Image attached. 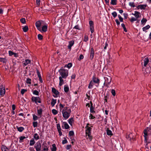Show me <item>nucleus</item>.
Listing matches in <instances>:
<instances>
[{
	"label": "nucleus",
	"instance_id": "obj_33",
	"mask_svg": "<svg viewBox=\"0 0 151 151\" xmlns=\"http://www.w3.org/2000/svg\"><path fill=\"white\" fill-rule=\"evenodd\" d=\"M17 129L18 131L20 132H21L24 129V127H17Z\"/></svg>",
	"mask_w": 151,
	"mask_h": 151
},
{
	"label": "nucleus",
	"instance_id": "obj_18",
	"mask_svg": "<svg viewBox=\"0 0 151 151\" xmlns=\"http://www.w3.org/2000/svg\"><path fill=\"white\" fill-rule=\"evenodd\" d=\"M23 64L24 65L26 66L28 64L31 63V61L28 59H26L23 62Z\"/></svg>",
	"mask_w": 151,
	"mask_h": 151
},
{
	"label": "nucleus",
	"instance_id": "obj_43",
	"mask_svg": "<svg viewBox=\"0 0 151 151\" xmlns=\"http://www.w3.org/2000/svg\"><path fill=\"white\" fill-rule=\"evenodd\" d=\"M147 20L145 18H143L141 21V23L142 24H144L147 22Z\"/></svg>",
	"mask_w": 151,
	"mask_h": 151
},
{
	"label": "nucleus",
	"instance_id": "obj_20",
	"mask_svg": "<svg viewBox=\"0 0 151 151\" xmlns=\"http://www.w3.org/2000/svg\"><path fill=\"white\" fill-rule=\"evenodd\" d=\"M149 61V59L147 58H145L144 60V66L145 67H146V65L147 64Z\"/></svg>",
	"mask_w": 151,
	"mask_h": 151
},
{
	"label": "nucleus",
	"instance_id": "obj_32",
	"mask_svg": "<svg viewBox=\"0 0 151 151\" xmlns=\"http://www.w3.org/2000/svg\"><path fill=\"white\" fill-rule=\"evenodd\" d=\"M0 61L4 63H6L7 61V60L5 58H0Z\"/></svg>",
	"mask_w": 151,
	"mask_h": 151
},
{
	"label": "nucleus",
	"instance_id": "obj_15",
	"mask_svg": "<svg viewBox=\"0 0 151 151\" xmlns=\"http://www.w3.org/2000/svg\"><path fill=\"white\" fill-rule=\"evenodd\" d=\"M94 51L93 49V48H92L91 49V52H90V58L92 60V59L94 57Z\"/></svg>",
	"mask_w": 151,
	"mask_h": 151
},
{
	"label": "nucleus",
	"instance_id": "obj_39",
	"mask_svg": "<svg viewBox=\"0 0 151 151\" xmlns=\"http://www.w3.org/2000/svg\"><path fill=\"white\" fill-rule=\"evenodd\" d=\"M39 92L40 91H38L36 90H34L33 92V93L34 95L38 96L39 95Z\"/></svg>",
	"mask_w": 151,
	"mask_h": 151
},
{
	"label": "nucleus",
	"instance_id": "obj_37",
	"mask_svg": "<svg viewBox=\"0 0 151 151\" xmlns=\"http://www.w3.org/2000/svg\"><path fill=\"white\" fill-rule=\"evenodd\" d=\"M35 142L34 140L31 139L30 141L29 145L30 146H32L35 144Z\"/></svg>",
	"mask_w": 151,
	"mask_h": 151
},
{
	"label": "nucleus",
	"instance_id": "obj_4",
	"mask_svg": "<svg viewBox=\"0 0 151 151\" xmlns=\"http://www.w3.org/2000/svg\"><path fill=\"white\" fill-rule=\"evenodd\" d=\"M104 79L105 80L104 83H106V86L108 87L111 81V78L109 76H107L104 77Z\"/></svg>",
	"mask_w": 151,
	"mask_h": 151
},
{
	"label": "nucleus",
	"instance_id": "obj_10",
	"mask_svg": "<svg viewBox=\"0 0 151 151\" xmlns=\"http://www.w3.org/2000/svg\"><path fill=\"white\" fill-rule=\"evenodd\" d=\"M62 127L63 128L67 129L69 128V126L67 123L66 122H63V123Z\"/></svg>",
	"mask_w": 151,
	"mask_h": 151
},
{
	"label": "nucleus",
	"instance_id": "obj_28",
	"mask_svg": "<svg viewBox=\"0 0 151 151\" xmlns=\"http://www.w3.org/2000/svg\"><path fill=\"white\" fill-rule=\"evenodd\" d=\"M1 149L2 151H8V149L7 147L4 145H2V146Z\"/></svg>",
	"mask_w": 151,
	"mask_h": 151
},
{
	"label": "nucleus",
	"instance_id": "obj_27",
	"mask_svg": "<svg viewBox=\"0 0 151 151\" xmlns=\"http://www.w3.org/2000/svg\"><path fill=\"white\" fill-rule=\"evenodd\" d=\"M150 68H147L145 70L144 73L145 74H149V73H150Z\"/></svg>",
	"mask_w": 151,
	"mask_h": 151
},
{
	"label": "nucleus",
	"instance_id": "obj_54",
	"mask_svg": "<svg viewBox=\"0 0 151 151\" xmlns=\"http://www.w3.org/2000/svg\"><path fill=\"white\" fill-rule=\"evenodd\" d=\"M37 37L38 39L40 40H41L42 39V36L40 34H38Z\"/></svg>",
	"mask_w": 151,
	"mask_h": 151
},
{
	"label": "nucleus",
	"instance_id": "obj_34",
	"mask_svg": "<svg viewBox=\"0 0 151 151\" xmlns=\"http://www.w3.org/2000/svg\"><path fill=\"white\" fill-rule=\"evenodd\" d=\"M106 133L108 135H109V136H111L112 135V132L111 130L107 129L106 131Z\"/></svg>",
	"mask_w": 151,
	"mask_h": 151
},
{
	"label": "nucleus",
	"instance_id": "obj_60",
	"mask_svg": "<svg viewBox=\"0 0 151 151\" xmlns=\"http://www.w3.org/2000/svg\"><path fill=\"white\" fill-rule=\"evenodd\" d=\"M31 79L29 78H27L26 81V82L27 83L30 84L31 83Z\"/></svg>",
	"mask_w": 151,
	"mask_h": 151
},
{
	"label": "nucleus",
	"instance_id": "obj_63",
	"mask_svg": "<svg viewBox=\"0 0 151 151\" xmlns=\"http://www.w3.org/2000/svg\"><path fill=\"white\" fill-rule=\"evenodd\" d=\"M67 142V140L65 139L62 141V143L63 144L66 143Z\"/></svg>",
	"mask_w": 151,
	"mask_h": 151
},
{
	"label": "nucleus",
	"instance_id": "obj_3",
	"mask_svg": "<svg viewBox=\"0 0 151 151\" xmlns=\"http://www.w3.org/2000/svg\"><path fill=\"white\" fill-rule=\"evenodd\" d=\"M60 75V77L65 79L68 76V70L63 68H61L58 70Z\"/></svg>",
	"mask_w": 151,
	"mask_h": 151
},
{
	"label": "nucleus",
	"instance_id": "obj_26",
	"mask_svg": "<svg viewBox=\"0 0 151 151\" xmlns=\"http://www.w3.org/2000/svg\"><path fill=\"white\" fill-rule=\"evenodd\" d=\"M47 144L46 143L45 145L43 147V149L42 151H48V147L47 146Z\"/></svg>",
	"mask_w": 151,
	"mask_h": 151
},
{
	"label": "nucleus",
	"instance_id": "obj_22",
	"mask_svg": "<svg viewBox=\"0 0 151 151\" xmlns=\"http://www.w3.org/2000/svg\"><path fill=\"white\" fill-rule=\"evenodd\" d=\"M68 122L69 124L72 126L74 122V119L73 118H70L68 120Z\"/></svg>",
	"mask_w": 151,
	"mask_h": 151
},
{
	"label": "nucleus",
	"instance_id": "obj_31",
	"mask_svg": "<svg viewBox=\"0 0 151 151\" xmlns=\"http://www.w3.org/2000/svg\"><path fill=\"white\" fill-rule=\"evenodd\" d=\"M56 102V100L52 99L51 102V104L52 106H54Z\"/></svg>",
	"mask_w": 151,
	"mask_h": 151
},
{
	"label": "nucleus",
	"instance_id": "obj_25",
	"mask_svg": "<svg viewBox=\"0 0 151 151\" xmlns=\"http://www.w3.org/2000/svg\"><path fill=\"white\" fill-rule=\"evenodd\" d=\"M51 151H56V147L55 144H53L52 145V147H51Z\"/></svg>",
	"mask_w": 151,
	"mask_h": 151
},
{
	"label": "nucleus",
	"instance_id": "obj_21",
	"mask_svg": "<svg viewBox=\"0 0 151 151\" xmlns=\"http://www.w3.org/2000/svg\"><path fill=\"white\" fill-rule=\"evenodd\" d=\"M47 25H45L43 26L42 27V29H41V31H40L42 32H46L47 30Z\"/></svg>",
	"mask_w": 151,
	"mask_h": 151
},
{
	"label": "nucleus",
	"instance_id": "obj_6",
	"mask_svg": "<svg viewBox=\"0 0 151 151\" xmlns=\"http://www.w3.org/2000/svg\"><path fill=\"white\" fill-rule=\"evenodd\" d=\"M41 144L40 142H37L34 146L36 151H40L41 148Z\"/></svg>",
	"mask_w": 151,
	"mask_h": 151
},
{
	"label": "nucleus",
	"instance_id": "obj_30",
	"mask_svg": "<svg viewBox=\"0 0 151 151\" xmlns=\"http://www.w3.org/2000/svg\"><path fill=\"white\" fill-rule=\"evenodd\" d=\"M150 27V26L149 25H147L143 28V30L144 31H146Z\"/></svg>",
	"mask_w": 151,
	"mask_h": 151
},
{
	"label": "nucleus",
	"instance_id": "obj_44",
	"mask_svg": "<svg viewBox=\"0 0 151 151\" xmlns=\"http://www.w3.org/2000/svg\"><path fill=\"white\" fill-rule=\"evenodd\" d=\"M52 112L54 115H56L58 114V111L55 109H53L52 111Z\"/></svg>",
	"mask_w": 151,
	"mask_h": 151
},
{
	"label": "nucleus",
	"instance_id": "obj_16",
	"mask_svg": "<svg viewBox=\"0 0 151 151\" xmlns=\"http://www.w3.org/2000/svg\"><path fill=\"white\" fill-rule=\"evenodd\" d=\"M52 91L55 95V96L53 95V96L55 97H56L57 96V95L58 94V91L56 90V89L55 88H52Z\"/></svg>",
	"mask_w": 151,
	"mask_h": 151
},
{
	"label": "nucleus",
	"instance_id": "obj_40",
	"mask_svg": "<svg viewBox=\"0 0 151 151\" xmlns=\"http://www.w3.org/2000/svg\"><path fill=\"white\" fill-rule=\"evenodd\" d=\"M88 36L87 35H85L84 37L83 41L86 42L87 41H88Z\"/></svg>",
	"mask_w": 151,
	"mask_h": 151
},
{
	"label": "nucleus",
	"instance_id": "obj_50",
	"mask_svg": "<svg viewBox=\"0 0 151 151\" xmlns=\"http://www.w3.org/2000/svg\"><path fill=\"white\" fill-rule=\"evenodd\" d=\"M129 5L131 7H135V5L133 2H129Z\"/></svg>",
	"mask_w": 151,
	"mask_h": 151
},
{
	"label": "nucleus",
	"instance_id": "obj_47",
	"mask_svg": "<svg viewBox=\"0 0 151 151\" xmlns=\"http://www.w3.org/2000/svg\"><path fill=\"white\" fill-rule=\"evenodd\" d=\"M111 14L112 16L114 18L116 17L117 15V13L115 12H112Z\"/></svg>",
	"mask_w": 151,
	"mask_h": 151
},
{
	"label": "nucleus",
	"instance_id": "obj_12",
	"mask_svg": "<svg viewBox=\"0 0 151 151\" xmlns=\"http://www.w3.org/2000/svg\"><path fill=\"white\" fill-rule=\"evenodd\" d=\"M148 130H149L148 129H145L144 131V137H145V141L146 142H147V132Z\"/></svg>",
	"mask_w": 151,
	"mask_h": 151
},
{
	"label": "nucleus",
	"instance_id": "obj_49",
	"mask_svg": "<svg viewBox=\"0 0 151 151\" xmlns=\"http://www.w3.org/2000/svg\"><path fill=\"white\" fill-rule=\"evenodd\" d=\"M111 4L113 5H116V1H111Z\"/></svg>",
	"mask_w": 151,
	"mask_h": 151
},
{
	"label": "nucleus",
	"instance_id": "obj_13",
	"mask_svg": "<svg viewBox=\"0 0 151 151\" xmlns=\"http://www.w3.org/2000/svg\"><path fill=\"white\" fill-rule=\"evenodd\" d=\"M63 78L62 77H59V85L60 86H61L64 83V80Z\"/></svg>",
	"mask_w": 151,
	"mask_h": 151
},
{
	"label": "nucleus",
	"instance_id": "obj_19",
	"mask_svg": "<svg viewBox=\"0 0 151 151\" xmlns=\"http://www.w3.org/2000/svg\"><path fill=\"white\" fill-rule=\"evenodd\" d=\"M92 81L95 83H99V81L97 78H96L95 76H93L92 78Z\"/></svg>",
	"mask_w": 151,
	"mask_h": 151
},
{
	"label": "nucleus",
	"instance_id": "obj_57",
	"mask_svg": "<svg viewBox=\"0 0 151 151\" xmlns=\"http://www.w3.org/2000/svg\"><path fill=\"white\" fill-rule=\"evenodd\" d=\"M69 134L70 136H72L74 134V133L72 131H70L69 132Z\"/></svg>",
	"mask_w": 151,
	"mask_h": 151
},
{
	"label": "nucleus",
	"instance_id": "obj_42",
	"mask_svg": "<svg viewBox=\"0 0 151 151\" xmlns=\"http://www.w3.org/2000/svg\"><path fill=\"white\" fill-rule=\"evenodd\" d=\"M72 66V64L70 63H69L67 65H66L65 66V67H67L68 68H71Z\"/></svg>",
	"mask_w": 151,
	"mask_h": 151
},
{
	"label": "nucleus",
	"instance_id": "obj_38",
	"mask_svg": "<svg viewBox=\"0 0 151 151\" xmlns=\"http://www.w3.org/2000/svg\"><path fill=\"white\" fill-rule=\"evenodd\" d=\"M42 109H40L37 110V113L39 115H41L42 113Z\"/></svg>",
	"mask_w": 151,
	"mask_h": 151
},
{
	"label": "nucleus",
	"instance_id": "obj_52",
	"mask_svg": "<svg viewBox=\"0 0 151 151\" xmlns=\"http://www.w3.org/2000/svg\"><path fill=\"white\" fill-rule=\"evenodd\" d=\"M137 20V18H135L134 17H132L131 19H130L131 22H133L136 21Z\"/></svg>",
	"mask_w": 151,
	"mask_h": 151
},
{
	"label": "nucleus",
	"instance_id": "obj_55",
	"mask_svg": "<svg viewBox=\"0 0 151 151\" xmlns=\"http://www.w3.org/2000/svg\"><path fill=\"white\" fill-rule=\"evenodd\" d=\"M118 17L120 21L122 22L123 21V18L121 17V16L120 15H118Z\"/></svg>",
	"mask_w": 151,
	"mask_h": 151
},
{
	"label": "nucleus",
	"instance_id": "obj_24",
	"mask_svg": "<svg viewBox=\"0 0 151 151\" xmlns=\"http://www.w3.org/2000/svg\"><path fill=\"white\" fill-rule=\"evenodd\" d=\"M64 91L66 93L68 92V91H69V87H68V86L67 85H65L64 86Z\"/></svg>",
	"mask_w": 151,
	"mask_h": 151
},
{
	"label": "nucleus",
	"instance_id": "obj_56",
	"mask_svg": "<svg viewBox=\"0 0 151 151\" xmlns=\"http://www.w3.org/2000/svg\"><path fill=\"white\" fill-rule=\"evenodd\" d=\"M111 93L113 96H115L116 95L115 91L114 89H112L111 90Z\"/></svg>",
	"mask_w": 151,
	"mask_h": 151
},
{
	"label": "nucleus",
	"instance_id": "obj_48",
	"mask_svg": "<svg viewBox=\"0 0 151 151\" xmlns=\"http://www.w3.org/2000/svg\"><path fill=\"white\" fill-rule=\"evenodd\" d=\"M21 22L23 24H25L26 22L25 19L24 18H22L20 19Z\"/></svg>",
	"mask_w": 151,
	"mask_h": 151
},
{
	"label": "nucleus",
	"instance_id": "obj_7",
	"mask_svg": "<svg viewBox=\"0 0 151 151\" xmlns=\"http://www.w3.org/2000/svg\"><path fill=\"white\" fill-rule=\"evenodd\" d=\"M32 101L35 102L36 103H41L40 99L39 97H32Z\"/></svg>",
	"mask_w": 151,
	"mask_h": 151
},
{
	"label": "nucleus",
	"instance_id": "obj_51",
	"mask_svg": "<svg viewBox=\"0 0 151 151\" xmlns=\"http://www.w3.org/2000/svg\"><path fill=\"white\" fill-rule=\"evenodd\" d=\"M57 127L58 131L61 130V127L60 124H57Z\"/></svg>",
	"mask_w": 151,
	"mask_h": 151
},
{
	"label": "nucleus",
	"instance_id": "obj_46",
	"mask_svg": "<svg viewBox=\"0 0 151 151\" xmlns=\"http://www.w3.org/2000/svg\"><path fill=\"white\" fill-rule=\"evenodd\" d=\"M26 138L24 136H21L20 138L19 142H22V140Z\"/></svg>",
	"mask_w": 151,
	"mask_h": 151
},
{
	"label": "nucleus",
	"instance_id": "obj_45",
	"mask_svg": "<svg viewBox=\"0 0 151 151\" xmlns=\"http://www.w3.org/2000/svg\"><path fill=\"white\" fill-rule=\"evenodd\" d=\"M33 119L34 121L37 120L38 119L37 116L35 114H33Z\"/></svg>",
	"mask_w": 151,
	"mask_h": 151
},
{
	"label": "nucleus",
	"instance_id": "obj_17",
	"mask_svg": "<svg viewBox=\"0 0 151 151\" xmlns=\"http://www.w3.org/2000/svg\"><path fill=\"white\" fill-rule=\"evenodd\" d=\"M147 5H139L138 6L137 8L138 9H144L147 6Z\"/></svg>",
	"mask_w": 151,
	"mask_h": 151
},
{
	"label": "nucleus",
	"instance_id": "obj_23",
	"mask_svg": "<svg viewBox=\"0 0 151 151\" xmlns=\"http://www.w3.org/2000/svg\"><path fill=\"white\" fill-rule=\"evenodd\" d=\"M94 85V83L92 81H91L88 86L89 89H91L93 88Z\"/></svg>",
	"mask_w": 151,
	"mask_h": 151
},
{
	"label": "nucleus",
	"instance_id": "obj_64",
	"mask_svg": "<svg viewBox=\"0 0 151 151\" xmlns=\"http://www.w3.org/2000/svg\"><path fill=\"white\" fill-rule=\"evenodd\" d=\"M115 22H116V24H117V25H119L120 24V22H119V21H118V20L117 19H116L115 20Z\"/></svg>",
	"mask_w": 151,
	"mask_h": 151
},
{
	"label": "nucleus",
	"instance_id": "obj_59",
	"mask_svg": "<svg viewBox=\"0 0 151 151\" xmlns=\"http://www.w3.org/2000/svg\"><path fill=\"white\" fill-rule=\"evenodd\" d=\"M89 117L90 119H93L95 118V117L93 116L91 114H90Z\"/></svg>",
	"mask_w": 151,
	"mask_h": 151
},
{
	"label": "nucleus",
	"instance_id": "obj_53",
	"mask_svg": "<svg viewBox=\"0 0 151 151\" xmlns=\"http://www.w3.org/2000/svg\"><path fill=\"white\" fill-rule=\"evenodd\" d=\"M27 91V90L26 89H22L21 90V93L23 95V94L25 92H26V91Z\"/></svg>",
	"mask_w": 151,
	"mask_h": 151
},
{
	"label": "nucleus",
	"instance_id": "obj_61",
	"mask_svg": "<svg viewBox=\"0 0 151 151\" xmlns=\"http://www.w3.org/2000/svg\"><path fill=\"white\" fill-rule=\"evenodd\" d=\"M29 150L30 151H35L33 147H30L29 148Z\"/></svg>",
	"mask_w": 151,
	"mask_h": 151
},
{
	"label": "nucleus",
	"instance_id": "obj_62",
	"mask_svg": "<svg viewBox=\"0 0 151 151\" xmlns=\"http://www.w3.org/2000/svg\"><path fill=\"white\" fill-rule=\"evenodd\" d=\"M37 75H38V77H39V76H41V75H40V73L39 72L38 70H37Z\"/></svg>",
	"mask_w": 151,
	"mask_h": 151
},
{
	"label": "nucleus",
	"instance_id": "obj_58",
	"mask_svg": "<svg viewBox=\"0 0 151 151\" xmlns=\"http://www.w3.org/2000/svg\"><path fill=\"white\" fill-rule=\"evenodd\" d=\"M9 56H11L14 55V53L12 51L9 50Z\"/></svg>",
	"mask_w": 151,
	"mask_h": 151
},
{
	"label": "nucleus",
	"instance_id": "obj_14",
	"mask_svg": "<svg viewBox=\"0 0 151 151\" xmlns=\"http://www.w3.org/2000/svg\"><path fill=\"white\" fill-rule=\"evenodd\" d=\"M74 42L73 40H72L70 41L69 42V45L68 46V48L70 50L71 49L72 46L74 44Z\"/></svg>",
	"mask_w": 151,
	"mask_h": 151
},
{
	"label": "nucleus",
	"instance_id": "obj_29",
	"mask_svg": "<svg viewBox=\"0 0 151 151\" xmlns=\"http://www.w3.org/2000/svg\"><path fill=\"white\" fill-rule=\"evenodd\" d=\"M34 138L36 140H38L39 139V136L37 133H35L34 136Z\"/></svg>",
	"mask_w": 151,
	"mask_h": 151
},
{
	"label": "nucleus",
	"instance_id": "obj_8",
	"mask_svg": "<svg viewBox=\"0 0 151 151\" xmlns=\"http://www.w3.org/2000/svg\"><path fill=\"white\" fill-rule=\"evenodd\" d=\"M89 24L90 26V29L91 32L92 33L94 32V26H93V22L92 21H90L89 22Z\"/></svg>",
	"mask_w": 151,
	"mask_h": 151
},
{
	"label": "nucleus",
	"instance_id": "obj_36",
	"mask_svg": "<svg viewBox=\"0 0 151 151\" xmlns=\"http://www.w3.org/2000/svg\"><path fill=\"white\" fill-rule=\"evenodd\" d=\"M132 136V134L131 133L129 134V135H127L126 136V138L129 140H130Z\"/></svg>",
	"mask_w": 151,
	"mask_h": 151
},
{
	"label": "nucleus",
	"instance_id": "obj_5",
	"mask_svg": "<svg viewBox=\"0 0 151 151\" xmlns=\"http://www.w3.org/2000/svg\"><path fill=\"white\" fill-rule=\"evenodd\" d=\"M0 95L3 96L5 93V90L4 86L2 85L0 86Z\"/></svg>",
	"mask_w": 151,
	"mask_h": 151
},
{
	"label": "nucleus",
	"instance_id": "obj_2",
	"mask_svg": "<svg viewBox=\"0 0 151 151\" xmlns=\"http://www.w3.org/2000/svg\"><path fill=\"white\" fill-rule=\"evenodd\" d=\"M90 124L89 123L87 124L86 126L85 127L86 129L85 132L86 134V137L87 139L89 141H91L92 139V137L91 135V128L89 127Z\"/></svg>",
	"mask_w": 151,
	"mask_h": 151
},
{
	"label": "nucleus",
	"instance_id": "obj_9",
	"mask_svg": "<svg viewBox=\"0 0 151 151\" xmlns=\"http://www.w3.org/2000/svg\"><path fill=\"white\" fill-rule=\"evenodd\" d=\"M36 26L39 31H41V28L40 26L41 25V23L40 21H38L36 22L35 23Z\"/></svg>",
	"mask_w": 151,
	"mask_h": 151
},
{
	"label": "nucleus",
	"instance_id": "obj_1",
	"mask_svg": "<svg viewBox=\"0 0 151 151\" xmlns=\"http://www.w3.org/2000/svg\"><path fill=\"white\" fill-rule=\"evenodd\" d=\"M65 106V105L60 104L59 110L60 112H62L64 119L66 120L70 116L71 111L70 109L68 108L67 107Z\"/></svg>",
	"mask_w": 151,
	"mask_h": 151
},
{
	"label": "nucleus",
	"instance_id": "obj_41",
	"mask_svg": "<svg viewBox=\"0 0 151 151\" xmlns=\"http://www.w3.org/2000/svg\"><path fill=\"white\" fill-rule=\"evenodd\" d=\"M33 127L35 128L37 126L38 123L37 122H33Z\"/></svg>",
	"mask_w": 151,
	"mask_h": 151
},
{
	"label": "nucleus",
	"instance_id": "obj_11",
	"mask_svg": "<svg viewBox=\"0 0 151 151\" xmlns=\"http://www.w3.org/2000/svg\"><path fill=\"white\" fill-rule=\"evenodd\" d=\"M132 14L134 15L137 19L139 18L140 15V13L136 11L134 12V13H132Z\"/></svg>",
	"mask_w": 151,
	"mask_h": 151
},
{
	"label": "nucleus",
	"instance_id": "obj_35",
	"mask_svg": "<svg viewBox=\"0 0 151 151\" xmlns=\"http://www.w3.org/2000/svg\"><path fill=\"white\" fill-rule=\"evenodd\" d=\"M23 31L24 32H26L28 30V28L27 26H25L22 28Z\"/></svg>",
	"mask_w": 151,
	"mask_h": 151
}]
</instances>
